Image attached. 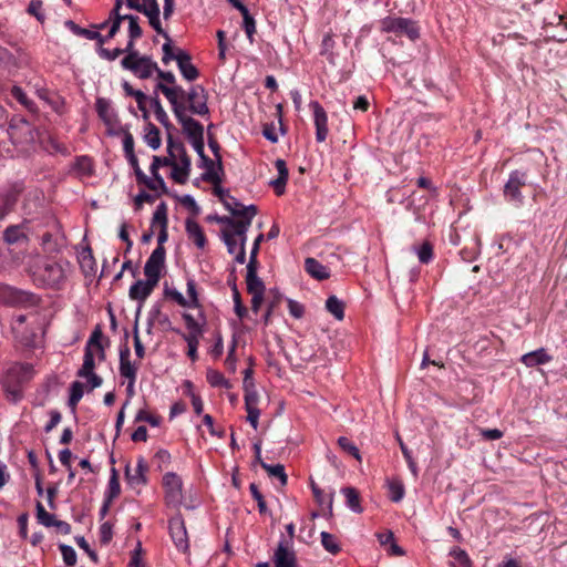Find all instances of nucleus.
<instances>
[{
  "instance_id": "1",
  "label": "nucleus",
  "mask_w": 567,
  "mask_h": 567,
  "mask_svg": "<svg viewBox=\"0 0 567 567\" xmlns=\"http://www.w3.org/2000/svg\"><path fill=\"white\" fill-rule=\"evenodd\" d=\"M66 267L68 261L39 257L30 265V275L40 287L60 289L66 280Z\"/></svg>"
},
{
  "instance_id": "2",
  "label": "nucleus",
  "mask_w": 567,
  "mask_h": 567,
  "mask_svg": "<svg viewBox=\"0 0 567 567\" xmlns=\"http://www.w3.org/2000/svg\"><path fill=\"white\" fill-rule=\"evenodd\" d=\"M158 89H161L162 93L171 103L174 115L182 125L183 132L187 136L188 141L193 142L197 138L204 137L203 125L195 118L186 115V105L184 102L179 101V96H184L185 94L183 87L159 85Z\"/></svg>"
},
{
  "instance_id": "3",
  "label": "nucleus",
  "mask_w": 567,
  "mask_h": 567,
  "mask_svg": "<svg viewBox=\"0 0 567 567\" xmlns=\"http://www.w3.org/2000/svg\"><path fill=\"white\" fill-rule=\"evenodd\" d=\"M33 368L31 364H14L8 369L2 383L7 393L17 401L21 398V385L31 380Z\"/></svg>"
},
{
  "instance_id": "4",
  "label": "nucleus",
  "mask_w": 567,
  "mask_h": 567,
  "mask_svg": "<svg viewBox=\"0 0 567 567\" xmlns=\"http://www.w3.org/2000/svg\"><path fill=\"white\" fill-rule=\"evenodd\" d=\"M123 69L131 71L140 79H150L157 70V63L148 55L124 56L121 61Z\"/></svg>"
},
{
  "instance_id": "5",
  "label": "nucleus",
  "mask_w": 567,
  "mask_h": 567,
  "mask_svg": "<svg viewBox=\"0 0 567 567\" xmlns=\"http://www.w3.org/2000/svg\"><path fill=\"white\" fill-rule=\"evenodd\" d=\"M381 29L384 32H392L399 37L406 35L412 41L420 35L416 23L406 18L388 17L382 20Z\"/></svg>"
},
{
  "instance_id": "6",
  "label": "nucleus",
  "mask_w": 567,
  "mask_h": 567,
  "mask_svg": "<svg viewBox=\"0 0 567 567\" xmlns=\"http://www.w3.org/2000/svg\"><path fill=\"white\" fill-rule=\"evenodd\" d=\"M7 132L11 142L16 145H29L35 141L32 125L22 117L12 118Z\"/></svg>"
},
{
  "instance_id": "7",
  "label": "nucleus",
  "mask_w": 567,
  "mask_h": 567,
  "mask_svg": "<svg viewBox=\"0 0 567 567\" xmlns=\"http://www.w3.org/2000/svg\"><path fill=\"white\" fill-rule=\"evenodd\" d=\"M186 99L188 106L186 109L195 115H207L209 109L207 105V93L202 85H194L188 92H185L184 96H179V101Z\"/></svg>"
},
{
  "instance_id": "8",
  "label": "nucleus",
  "mask_w": 567,
  "mask_h": 567,
  "mask_svg": "<svg viewBox=\"0 0 567 567\" xmlns=\"http://www.w3.org/2000/svg\"><path fill=\"white\" fill-rule=\"evenodd\" d=\"M163 486L165 488V501L171 507L177 508L183 501L182 478L173 472H168L163 477Z\"/></svg>"
},
{
  "instance_id": "9",
  "label": "nucleus",
  "mask_w": 567,
  "mask_h": 567,
  "mask_svg": "<svg viewBox=\"0 0 567 567\" xmlns=\"http://www.w3.org/2000/svg\"><path fill=\"white\" fill-rule=\"evenodd\" d=\"M168 528L171 537L177 549L186 553L189 548V542L185 522L181 514H177L169 519Z\"/></svg>"
},
{
  "instance_id": "10",
  "label": "nucleus",
  "mask_w": 567,
  "mask_h": 567,
  "mask_svg": "<svg viewBox=\"0 0 567 567\" xmlns=\"http://www.w3.org/2000/svg\"><path fill=\"white\" fill-rule=\"evenodd\" d=\"M165 262V248L156 247L144 266V275L156 285L161 279V270Z\"/></svg>"
},
{
  "instance_id": "11",
  "label": "nucleus",
  "mask_w": 567,
  "mask_h": 567,
  "mask_svg": "<svg viewBox=\"0 0 567 567\" xmlns=\"http://www.w3.org/2000/svg\"><path fill=\"white\" fill-rule=\"evenodd\" d=\"M526 173L514 171L509 174V178L504 185V196L513 202L522 203L523 196L520 188L526 185Z\"/></svg>"
},
{
  "instance_id": "12",
  "label": "nucleus",
  "mask_w": 567,
  "mask_h": 567,
  "mask_svg": "<svg viewBox=\"0 0 567 567\" xmlns=\"http://www.w3.org/2000/svg\"><path fill=\"white\" fill-rule=\"evenodd\" d=\"M310 107L313 111L315 126H316V140L322 143L328 136V116L324 109L317 101L310 102Z\"/></svg>"
},
{
  "instance_id": "13",
  "label": "nucleus",
  "mask_w": 567,
  "mask_h": 567,
  "mask_svg": "<svg viewBox=\"0 0 567 567\" xmlns=\"http://www.w3.org/2000/svg\"><path fill=\"white\" fill-rule=\"evenodd\" d=\"M157 285L148 279L146 280H137L134 282L128 291V296L132 300H136L140 302V306L136 311V318L138 319L142 303L147 299V297L153 292L154 288Z\"/></svg>"
},
{
  "instance_id": "14",
  "label": "nucleus",
  "mask_w": 567,
  "mask_h": 567,
  "mask_svg": "<svg viewBox=\"0 0 567 567\" xmlns=\"http://www.w3.org/2000/svg\"><path fill=\"white\" fill-rule=\"evenodd\" d=\"M148 471V466L144 457H138L137 465L134 470L131 468V465L127 463L125 466V478L128 485L135 487L140 485H145L147 483L146 472Z\"/></svg>"
},
{
  "instance_id": "15",
  "label": "nucleus",
  "mask_w": 567,
  "mask_h": 567,
  "mask_svg": "<svg viewBox=\"0 0 567 567\" xmlns=\"http://www.w3.org/2000/svg\"><path fill=\"white\" fill-rule=\"evenodd\" d=\"M275 567H299L295 551L289 550L288 546L280 542L274 554Z\"/></svg>"
},
{
  "instance_id": "16",
  "label": "nucleus",
  "mask_w": 567,
  "mask_h": 567,
  "mask_svg": "<svg viewBox=\"0 0 567 567\" xmlns=\"http://www.w3.org/2000/svg\"><path fill=\"white\" fill-rule=\"evenodd\" d=\"M177 65L183 78L189 82L199 76L198 69L192 63V56L184 50H178Z\"/></svg>"
},
{
  "instance_id": "17",
  "label": "nucleus",
  "mask_w": 567,
  "mask_h": 567,
  "mask_svg": "<svg viewBox=\"0 0 567 567\" xmlns=\"http://www.w3.org/2000/svg\"><path fill=\"white\" fill-rule=\"evenodd\" d=\"M137 367L130 360V348L127 346L120 350V374L127 380H136Z\"/></svg>"
},
{
  "instance_id": "18",
  "label": "nucleus",
  "mask_w": 567,
  "mask_h": 567,
  "mask_svg": "<svg viewBox=\"0 0 567 567\" xmlns=\"http://www.w3.org/2000/svg\"><path fill=\"white\" fill-rule=\"evenodd\" d=\"M258 266L247 265L246 284L248 293H265L264 281L257 275Z\"/></svg>"
},
{
  "instance_id": "19",
  "label": "nucleus",
  "mask_w": 567,
  "mask_h": 567,
  "mask_svg": "<svg viewBox=\"0 0 567 567\" xmlns=\"http://www.w3.org/2000/svg\"><path fill=\"white\" fill-rule=\"evenodd\" d=\"M551 355L544 348L528 352L520 358V361L528 368L546 364L551 361Z\"/></svg>"
},
{
  "instance_id": "20",
  "label": "nucleus",
  "mask_w": 567,
  "mask_h": 567,
  "mask_svg": "<svg viewBox=\"0 0 567 567\" xmlns=\"http://www.w3.org/2000/svg\"><path fill=\"white\" fill-rule=\"evenodd\" d=\"M202 166L206 169L205 173L202 174V179L207 183H212L214 185H218L221 183V177L219 176V171L217 168L216 159H212L208 156L203 157Z\"/></svg>"
},
{
  "instance_id": "21",
  "label": "nucleus",
  "mask_w": 567,
  "mask_h": 567,
  "mask_svg": "<svg viewBox=\"0 0 567 567\" xmlns=\"http://www.w3.org/2000/svg\"><path fill=\"white\" fill-rule=\"evenodd\" d=\"M185 228L188 237L193 239L194 244L198 248L203 249L206 245V237L199 224L192 218H187Z\"/></svg>"
},
{
  "instance_id": "22",
  "label": "nucleus",
  "mask_w": 567,
  "mask_h": 567,
  "mask_svg": "<svg viewBox=\"0 0 567 567\" xmlns=\"http://www.w3.org/2000/svg\"><path fill=\"white\" fill-rule=\"evenodd\" d=\"M190 165H192L190 157L184 156L183 165H178L177 162H175L173 164L171 177L177 184H185L187 182L189 173H190Z\"/></svg>"
},
{
  "instance_id": "23",
  "label": "nucleus",
  "mask_w": 567,
  "mask_h": 567,
  "mask_svg": "<svg viewBox=\"0 0 567 567\" xmlns=\"http://www.w3.org/2000/svg\"><path fill=\"white\" fill-rule=\"evenodd\" d=\"M305 269L311 277L318 280H324L330 277L327 267H324L317 259L311 257L305 260Z\"/></svg>"
},
{
  "instance_id": "24",
  "label": "nucleus",
  "mask_w": 567,
  "mask_h": 567,
  "mask_svg": "<svg viewBox=\"0 0 567 567\" xmlns=\"http://www.w3.org/2000/svg\"><path fill=\"white\" fill-rule=\"evenodd\" d=\"M66 27L76 34L86 38L87 40H96L99 45H103L105 43V38L97 31L89 30L85 28H81L74 21L69 20L65 22Z\"/></svg>"
},
{
  "instance_id": "25",
  "label": "nucleus",
  "mask_w": 567,
  "mask_h": 567,
  "mask_svg": "<svg viewBox=\"0 0 567 567\" xmlns=\"http://www.w3.org/2000/svg\"><path fill=\"white\" fill-rule=\"evenodd\" d=\"M167 154H169L175 162L179 159V165H183V157L188 156L184 144L181 141L174 140L171 134H168L167 137Z\"/></svg>"
},
{
  "instance_id": "26",
  "label": "nucleus",
  "mask_w": 567,
  "mask_h": 567,
  "mask_svg": "<svg viewBox=\"0 0 567 567\" xmlns=\"http://www.w3.org/2000/svg\"><path fill=\"white\" fill-rule=\"evenodd\" d=\"M95 107L100 118L106 125H112L115 116L111 110L110 102L104 97H99L96 100Z\"/></svg>"
},
{
  "instance_id": "27",
  "label": "nucleus",
  "mask_w": 567,
  "mask_h": 567,
  "mask_svg": "<svg viewBox=\"0 0 567 567\" xmlns=\"http://www.w3.org/2000/svg\"><path fill=\"white\" fill-rule=\"evenodd\" d=\"M3 239L7 244H17L21 240H27V235L23 231V225L9 226L3 233Z\"/></svg>"
},
{
  "instance_id": "28",
  "label": "nucleus",
  "mask_w": 567,
  "mask_h": 567,
  "mask_svg": "<svg viewBox=\"0 0 567 567\" xmlns=\"http://www.w3.org/2000/svg\"><path fill=\"white\" fill-rule=\"evenodd\" d=\"M144 140L152 150H157L161 146L159 130L151 122L146 124Z\"/></svg>"
},
{
  "instance_id": "29",
  "label": "nucleus",
  "mask_w": 567,
  "mask_h": 567,
  "mask_svg": "<svg viewBox=\"0 0 567 567\" xmlns=\"http://www.w3.org/2000/svg\"><path fill=\"white\" fill-rule=\"evenodd\" d=\"M17 200L18 194L13 190L7 192L0 196V220L12 210Z\"/></svg>"
},
{
  "instance_id": "30",
  "label": "nucleus",
  "mask_w": 567,
  "mask_h": 567,
  "mask_svg": "<svg viewBox=\"0 0 567 567\" xmlns=\"http://www.w3.org/2000/svg\"><path fill=\"white\" fill-rule=\"evenodd\" d=\"M250 225H251V221L249 219H244V218H241L239 220L233 219V224L230 225V227L234 228V231L231 234H234V237H237L239 239V244H241V246L246 245L247 230Z\"/></svg>"
},
{
  "instance_id": "31",
  "label": "nucleus",
  "mask_w": 567,
  "mask_h": 567,
  "mask_svg": "<svg viewBox=\"0 0 567 567\" xmlns=\"http://www.w3.org/2000/svg\"><path fill=\"white\" fill-rule=\"evenodd\" d=\"M342 493L346 496L347 505L354 513L363 512V507L360 504V495L354 487H344V488H342Z\"/></svg>"
},
{
  "instance_id": "32",
  "label": "nucleus",
  "mask_w": 567,
  "mask_h": 567,
  "mask_svg": "<svg viewBox=\"0 0 567 567\" xmlns=\"http://www.w3.org/2000/svg\"><path fill=\"white\" fill-rule=\"evenodd\" d=\"M150 103H151V106L153 107L154 110V113H155V117L156 120L164 126L166 127L167 130L172 127V124L169 122V118L165 112V110L163 109L162 104H161V101H159V97H156V96H150Z\"/></svg>"
},
{
  "instance_id": "33",
  "label": "nucleus",
  "mask_w": 567,
  "mask_h": 567,
  "mask_svg": "<svg viewBox=\"0 0 567 567\" xmlns=\"http://www.w3.org/2000/svg\"><path fill=\"white\" fill-rule=\"evenodd\" d=\"M150 315H151V321L154 320L156 323H158L164 330H172V331H175L177 333H179V330L177 329H174L173 326H172V322L168 318L167 315H164L162 311H161V307L159 306H155L151 311H150Z\"/></svg>"
},
{
  "instance_id": "34",
  "label": "nucleus",
  "mask_w": 567,
  "mask_h": 567,
  "mask_svg": "<svg viewBox=\"0 0 567 567\" xmlns=\"http://www.w3.org/2000/svg\"><path fill=\"white\" fill-rule=\"evenodd\" d=\"M260 466L268 473L269 476L277 477L282 486L287 484L288 476L285 473V466L282 464L270 465L264 461H260Z\"/></svg>"
},
{
  "instance_id": "35",
  "label": "nucleus",
  "mask_w": 567,
  "mask_h": 567,
  "mask_svg": "<svg viewBox=\"0 0 567 567\" xmlns=\"http://www.w3.org/2000/svg\"><path fill=\"white\" fill-rule=\"evenodd\" d=\"M326 308L337 320L344 318V303L336 296H330L327 299Z\"/></svg>"
},
{
  "instance_id": "36",
  "label": "nucleus",
  "mask_w": 567,
  "mask_h": 567,
  "mask_svg": "<svg viewBox=\"0 0 567 567\" xmlns=\"http://www.w3.org/2000/svg\"><path fill=\"white\" fill-rule=\"evenodd\" d=\"M95 369V360H94V351L90 349H84V358H83V364L78 370L76 375L78 377H86L87 374H91L94 372Z\"/></svg>"
},
{
  "instance_id": "37",
  "label": "nucleus",
  "mask_w": 567,
  "mask_h": 567,
  "mask_svg": "<svg viewBox=\"0 0 567 567\" xmlns=\"http://www.w3.org/2000/svg\"><path fill=\"white\" fill-rule=\"evenodd\" d=\"M320 536H321V544L328 553H330L332 555H337L340 553L341 546L338 542V538L333 534H330L328 532H322L320 534Z\"/></svg>"
},
{
  "instance_id": "38",
  "label": "nucleus",
  "mask_w": 567,
  "mask_h": 567,
  "mask_svg": "<svg viewBox=\"0 0 567 567\" xmlns=\"http://www.w3.org/2000/svg\"><path fill=\"white\" fill-rule=\"evenodd\" d=\"M84 393V384L80 381H74L70 386L69 406L75 411L78 403Z\"/></svg>"
},
{
  "instance_id": "39",
  "label": "nucleus",
  "mask_w": 567,
  "mask_h": 567,
  "mask_svg": "<svg viewBox=\"0 0 567 567\" xmlns=\"http://www.w3.org/2000/svg\"><path fill=\"white\" fill-rule=\"evenodd\" d=\"M450 556L454 558L451 567H472V561L465 550L455 547L450 551Z\"/></svg>"
},
{
  "instance_id": "40",
  "label": "nucleus",
  "mask_w": 567,
  "mask_h": 567,
  "mask_svg": "<svg viewBox=\"0 0 567 567\" xmlns=\"http://www.w3.org/2000/svg\"><path fill=\"white\" fill-rule=\"evenodd\" d=\"M121 493V486L118 481V472L115 467L111 468V476L109 482V489L107 495L105 498L109 499V502H113L114 498H116Z\"/></svg>"
},
{
  "instance_id": "41",
  "label": "nucleus",
  "mask_w": 567,
  "mask_h": 567,
  "mask_svg": "<svg viewBox=\"0 0 567 567\" xmlns=\"http://www.w3.org/2000/svg\"><path fill=\"white\" fill-rule=\"evenodd\" d=\"M165 40H166V42L162 47V50H163L162 62L167 65L173 60H175L177 62L178 50H181V49L174 48L172 45V39L169 35H168V38H165Z\"/></svg>"
},
{
  "instance_id": "42",
  "label": "nucleus",
  "mask_w": 567,
  "mask_h": 567,
  "mask_svg": "<svg viewBox=\"0 0 567 567\" xmlns=\"http://www.w3.org/2000/svg\"><path fill=\"white\" fill-rule=\"evenodd\" d=\"M388 487L390 491V499L394 503L400 502L404 496V485L400 480L388 481Z\"/></svg>"
},
{
  "instance_id": "43",
  "label": "nucleus",
  "mask_w": 567,
  "mask_h": 567,
  "mask_svg": "<svg viewBox=\"0 0 567 567\" xmlns=\"http://www.w3.org/2000/svg\"><path fill=\"white\" fill-rule=\"evenodd\" d=\"M206 378H207L208 383L212 386L226 388V389L230 388L229 381L226 380L225 377L216 370L208 369L207 373H206Z\"/></svg>"
},
{
  "instance_id": "44",
  "label": "nucleus",
  "mask_w": 567,
  "mask_h": 567,
  "mask_svg": "<svg viewBox=\"0 0 567 567\" xmlns=\"http://www.w3.org/2000/svg\"><path fill=\"white\" fill-rule=\"evenodd\" d=\"M231 292H233V299H234V310H235V313L240 318H245L248 313V310L247 308L244 306L243 303V300H241V296H240V292L237 288V285L234 284L231 286Z\"/></svg>"
},
{
  "instance_id": "45",
  "label": "nucleus",
  "mask_w": 567,
  "mask_h": 567,
  "mask_svg": "<svg viewBox=\"0 0 567 567\" xmlns=\"http://www.w3.org/2000/svg\"><path fill=\"white\" fill-rule=\"evenodd\" d=\"M243 14L244 20V29L247 34V38L249 39L250 43L254 42V34L256 32V22L252 16L249 13L248 8H246L244 11H240Z\"/></svg>"
},
{
  "instance_id": "46",
  "label": "nucleus",
  "mask_w": 567,
  "mask_h": 567,
  "mask_svg": "<svg viewBox=\"0 0 567 567\" xmlns=\"http://www.w3.org/2000/svg\"><path fill=\"white\" fill-rule=\"evenodd\" d=\"M37 518L45 527H52L56 522L55 516L48 513L40 502L37 503Z\"/></svg>"
},
{
  "instance_id": "47",
  "label": "nucleus",
  "mask_w": 567,
  "mask_h": 567,
  "mask_svg": "<svg viewBox=\"0 0 567 567\" xmlns=\"http://www.w3.org/2000/svg\"><path fill=\"white\" fill-rule=\"evenodd\" d=\"M338 445L340 449H342L346 453L352 455L355 460L361 462V454L359 449L346 436H340L338 439Z\"/></svg>"
},
{
  "instance_id": "48",
  "label": "nucleus",
  "mask_w": 567,
  "mask_h": 567,
  "mask_svg": "<svg viewBox=\"0 0 567 567\" xmlns=\"http://www.w3.org/2000/svg\"><path fill=\"white\" fill-rule=\"evenodd\" d=\"M128 21V37L132 38V40H136L142 37L143 31L142 28L138 24V17L133 14H127L126 19Z\"/></svg>"
},
{
  "instance_id": "49",
  "label": "nucleus",
  "mask_w": 567,
  "mask_h": 567,
  "mask_svg": "<svg viewBox=\"0 0 567 567\" xmlns=\"http://www.w3.org/2000/svg\"><path fill=\"white\" fill-rule=\"evenodd\" d=\"M11 95L28 110H30V111L34 110V106H35L34 102L28 99L27 94L20 86L14 85L11 89Z\"/></svg>"
},
{
  "instance_id": "50",
  "label": "nucleus",
  "mask_w": 567,
  "mask_h": 567,
  "mask_svg": "<svg viewBox=\"0 0 567 567\" xmlns=\"http://www.w3.org/2000/svg\"><path fill=\"white\" fill-rule=\"evenodd\" d=\"M159 13L161 11H153V12H146L144 13L148 18V22L151 27L163 38H168V33L162 28L161 20H159Z\"/></svg>"
},
{
  "instance_id": "51",
  "label": "nucleus",
  "mask_w": 567,
  "mask_h": 567,
  "mask_svg": "<svg viewBox=\"0 0 567 567\" xmlns=\"http://www.w3.org/2000/svg\"><path fill=\"white\" fill-rule=\"evenodd\" d=\"M417 258L422 264H429L433 258V246L430 241H424L419 249H415Z\"/></svg>"
},
{
  "instance_id": "52",
  "label": "nucleus",
  "mask_w": 567,
  "mask_h": 567,
  "mask_svg": "<svg viewBox=\"0 0 567 567\" xmlns=\"http://www.w3.org/2000/svg\"><path fill=\"white\" fill-rule=\"evenodd\" d=\"M59 548L61 550L63 561L65 563V565L69 567H73L76 564V553L73 549V547L65 544H61Z\"/></svg>"
},
{
  "instance_id": "53",
  "label": "nucleus",
  "mask_w": 567,
  "mask_h": 567,
  "mask_svg": "<svg viewBox=\"0 0 567 567\" xmlns=\"http://www.w3.org/2000/svg\"><path fill=\"white\" fill-rule=\"evenodd\" d=\"M75 168L83 175L90 176L93 174L92 159L87 156H80L76 158Z\"/></svg>"
},
{
  "instance_id": "54",
  "label": "nucleus",
  "mask_w": 567,
  "mask_h": 567,
  "mask_svg": "<svg viewBox=\"0 0 567 567\" xmlns=\"http://www.w3.org/2000/svg\"><path fill=\"white\" fill-rule=\"evenodd\" d=\"M185 341L188 346V357L192 359V361H195L197 359V347H198V336L194 333L183 334Z\"/></svg>"
},
{
  "instance_id": "55",
  "label": "nucleus",
  "mask_w": 567,
  "mask_h": 567,
  "mask_svg": "<svg viewBox=\"0 0 567 567\" xmlns=\"http://www.w3.org/2000/svg\"><path fill=\"white\" fill-rule=\"evenodd\" d=\"M396 440L400 444V449L402 451V454L409 465V468L411 470V472L413 473L414 476L417 475V467H416V464L411 455V452L409 451V449L406 447V445L403 443L402 439L400 437L399 434H396Z\"/></svg>"
},
{
  "instance_id": "56",
  "label": "nucleus",
  "mask_w": 567,
  "mask_h": 567,
  "mask_svg": "<svg viewBox=\"0 0 567 567\" xmlns=\"http://www.w3.org/2000/svg\"><path fill=\"white\" fill-rule=\"evenodd\" d=\"M249 489H250L251 496L258 504L259 513L266 514L267 513L266 501H265L262 494L260 493L258 486L255 483H251L249 486Z\"/></svg>"
},
{
  "instance_id": "57",
  "label": "nucleus",
  "mask_w": 567,
  "mask_h": 567,
  "mask_svg": "<svg viewBox=\"0 0 567 567\" xmlns=\"http://www.w3.org/2000/svg\"><path fill=\"white\" fill-rule=\"evenodd\" d=\"M155 223H158L161 227H163V225L167 226V206L164 202L161 203L154 212L153 224Z\"/></svg>"
},
{
  "instance_id": "58",
  "label": "nucleus",
  "mask_w": 567,
  "mask_h": 567,
  "mask_svg": "<svg viewBox=\"0 0 567 567\" xmlns=\"http://www.w3.org/2000/svg\"><path fill=\"white\" fill-rule=\"evenodd\" d=\"M174 163H175V161L173 159V157H171L169 154L165 157L153 156V162L151 164L150 171H151V173H156V172H158L161 166L172 167Z\"/></svg>"
},
{
  "instance_id": "59",
  "label": "nucleus",
  "mask_w": 567,
  "mask_h": 567,
  "mask_svg": "<svg viewBox=\"0 0 567 567\" xmlns=\"http://www.w3.org/2000/svg\"><path fill=\"white\" fill-rule=\"evenodd\" d=\"M208 146L212 150V152L216 158L218 171L223 172L220 146H219V143L217 142V140L212 134H208Z\"/></svg>"
},
{
  "instance_id": "60",
  "label": "nucleus",
  "mask_w": 567,
  "mask_h": 567,
  "mask_svg": "<svg viewBox=\"0 0 567 567\" xmlns=\"http://www.w3.org/2000/svg\"><path fill=\"white\" fill-rule=\"evenodd\" d=\"M42 1L41 0H31V2L29 3V7H28V12L31 14V16H34L37 18V20L41 23L44 22V14L42 12Z\"/></svg>"
},
{
  "instance_id": "61",
  "label": "nucleus",
  "mask_w": 567,
  "mask_h": 567,
  "mask_svg": "<svg viewBox=\"0 0 567 567\" xmlns=\"http://www.w3.org/2000/svg\"><path fill=\"white\" fill-rule=\"evenodd\" d=\"M187 293L189 296L188 308H198L199 307L198 295H197V290H196V284L193 279L187 280Z\"/></svg>"
},
{
  "instance_id": "62",
  "label": "nucleus",
  "mask_w": 567,
  "mask_h": 567,
  "mask_svg": "<svg viewBox=\"0 0 567 567\" xmlns=\"http://www.w3.org/2000/svg\"><path fill=\"white\" fill-rule=\"evenodd\" d=\"M136 422H147L152 426H158L161 424V416L152 415L145 410H140L135 416Z\"/></svg>"
},
{
  "instance_id": "63",
  "label": "nucleus",
  "mask_w": 567,
  "mask_h": 567,
  "mask_svg": "<svg viewBox=\"0 0 567 567\" xmlns=\"http://www.w3.org/2000/svg\"><path fill=\"white\" fill-rule=\"evenodd\" d=\"M224 206L227 210L230 212L233 216L239 217L240 209L243 204L237 200L234 196L229 195L228 198H225Z\"/></svg>"
},
{
  "instance_id": "64",
  "label": "nucleus",
  "mask_w": 567,
  "mask_h": 567,
  "mask_svg": "<svg viewBox=\"0 0 567 567\" xmlns=\"http://www.w3.org/2000/svg\"><path fill=\"white\" fill-rule=\"evenodd\" d=\"M221 235H223V240H224L225 245L227 246L228 252L230 255H234L235 252H237L238 251L237 239H236V237H234V234H231V231H229V230H223Z\"/></svg>"
}]
</instances>
